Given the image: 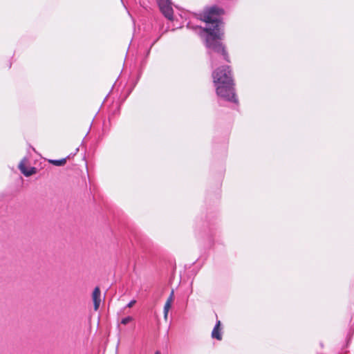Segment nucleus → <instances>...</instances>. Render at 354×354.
Masks as SVG:
<instances>
[{"label": "nucleus", "instance_id": "f257e3e1", "mask_svg": "<svg viewBox=\"0 0 354 354\" xmlns=\"http://www.w3.org/2000/svg\"><path fill=\"white\" fill-rule=\"evenodd\" d=\"M223 14V10L212 6L205 10L201 14V19L205 21L207 26L203 28V31L207 33L205 39V45L208 48V54L212 60V66H216L217 60L223 59L229 62V56L225 47L220 42L223 32L219 26L221 24V16Z\"/></svg>", "mask_w": 354, "mask_h": 354}, {"label": "nucleus", "instance_id": "f03ea898", "mask_svg": "<svg viewBox=\"0 0 354 354\" xmlns=\"http://www.w3.org/2000/svg\"><path fill=\"white\" fill-rule=\"evenodd\" d=\"M212 77L218 96L226 101L237 103L230 67L217 68L213 71Z\"/></svg>", "mask_w": 354, "mask_h": 354}, {"label": "nucleus", "instance_id": "7ed1b4c3", "mask_svg": "<svg viewBox=\"0 0 354 354\" xmlns=\"http://www.w3.org/2000/svg\"><path fill=\"white\" fill-rule=\"evenodd\" d=\"M162 14L169 20L173 19V9L169 0H157Z\"/></svg>", "mask_w": 354, "mask_h": 354}, {"label": "nucleus", "instance_id": "20e7f679", "mask_svg": "<svg viewBox=\"0 0 354 354\" xmlns=\"http://www.w3.org/2000/svg\"><path fill=\"white\" fill-rule=\"evenodd\" d=\"M92 299H93V301L94 310H97L100 307V302H101L100 290L99 287L95 288V289L93 292V294H92Z\"/></svg>", "mask_w": 354, "mask_h": 354}, {"label": "nucleus", "instance_id": "39448f33", "mask_svg": "<svg viewBox=\"0 0 354 354\" xmlns=\"http://www.w3.org/2000/svg\"><path fill=\"white\" fill-rule=\"evenodd\" d=\"M174 299V290H172L169 297L167 298L166 303L164 306L163 313H164V319L165 320L167 319L168 313L171 307Z\"/></svg>", "mask_w": 354, "mask_h": 354}, {"label": "nucleus", "instance_id": "423d86ee", "mask_svg": "<svg viewBox=\"0 0 354 354\" xmlns=\"http://www.w3.org/2000/svg\"><path fill=\"white\" fill-rule=\"evenodd\" d=\"M19 168L22 174L26 176H30L36 173V169L35 167H30L29 169H26L25 167V160L21 161L19 165Z\"/></svg>", "mask_w": 354, "mask_h": 354}, {"label": "nucleus", "instance_id": "0eeeda50", "mask_svg": "<svg viewBox=\"0 0 354 354\" xmlns=\"http://www.w3.org/2000/svg\"><path fill=\"white\" fill-rule=\"evenodd\" d=\"M221 322L219 320H218L216 322V324L214 326V328H213V330L212 332V338H215L218 340H221L222 339V334H221Z\"/></svg>", "mask_w": 354, "mask_h": 354}, {"label": "nucleus", "instance_id": "6e6552de", "mask_svg": "<svg viewBox=\"0 0 354 354\" xmlns=\"http://www.w3.org/2000/svg\"><path fill=\"white\" fill-rule=\"evenodd\" d=\"M49 162L55 166H62L66 164V158H62L60 160H50Z\"/></svg>", "mask_w": 354, "mask_h": 354}, {"label": "nucleus", "instance_id": "1a4fd4ad", "mask_svg": "<svg viewBox=\"0 0 354 354\" xmlns=\"http://www.w3.org/2000/svg\"><path fill=\"white\" fill-rule=\"evenodd\" d=\"M133 320V318L132 317L127 316L121 319L120 324H123V325H127V324L132 322Z\"/></svg>", "mask_w": 354, "mask_h": 354}, {"label": "nucleus", "instance_id": "9d476101", "mask_svg": "<svg viewBox=\"0 0 354 354\" xmlns=\"http://www.w3.org/2000/svg\"><path fill=\"white\" fill-rule=\"evenodd\" d=\"M136 303V300H131L127 305V308H131Z\"/></svg>", "mask_w": 354, "mask_h": 354}, {"label": "nucleus", "instance_id": "9b49d317", "mask_svg": "<svg viewBox=\"0 0 354 354\" xmlns=\"http://www.w3.org/2000/svg\"><path fill=\"white\" fill-rule=\"evenodd\" d=\"M154 354H161V353L160 351H156V352H155Z\"/></svg>", "mask_w": 354, "mask_h": 354}]
</instances>
